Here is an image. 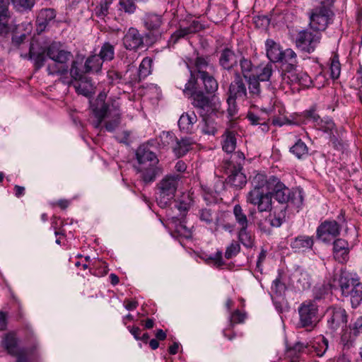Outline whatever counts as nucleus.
<instances>
[{
    "label": "nucleus",
    "instance_id": "7ed1b4c3",
    "mask_svg": "<svg viewBox=\"0 0 362 362\" xmlns=\"http://www.w3.org/2000/svg\"><path fill=\"white\" fill-rule=\"evenodd\" d=\"M136 156L139 163L137 170L145 182H153L158 175L162 173L161 168L158 166V159L153 152L140 146Z\"/></svg>",
    "mask_w": 362,
    "mask_h": 362
},
{
    "label": "nucleus",
    "instance_id": "b1692460",
    "mask_svg": "<svg viewBox=\"0 0 362 362\" xmlns=\"http://www.w3.org/2000/svg\"><path fill=\"white\" fill-rule=\"evenodd\" d=\"M238 57L233 51L230 49H225L222 51L219 63L225 69H230L237 64Z\"/></svg>",
    "mask_w": 362,
    "mask_h": 362
},
{
    "label": "nucleus",
    "instance_id": "774afa93",
    "mask_svg": "<svg viewBox=\"0 0 362 362\" xmlns=\"http://www.w3.org/2000/svg\"><path fill=\"white\" fill-rule=\"evenodd\" d=\"M175 168L177 172H184L186 170L187 166L183 161L180 160L177 162Z\"/></svg>",
    "mask_w": 362,
    "mask_h": 362
},
{
    "label": "nucleus",
    "instance_id": "338daca9",
    "mask_svg": "<svg viewBox=\"0 0 362 362\" xmlns=\"http://www.w3.org/2000/svg\"><path fill=\"white\" fill-rule=\"evenodd\" d=\"M160 136L162 139H166L169 140L167 141L168 144H170V141L173 142L175 141V136L173 134L170 132H163Z\"/></svg>",
    "mask_w": 362,
    "mask_h": 362
},
{
    "label": "nucleus",
    "instance_id": "4c0bfd02",
    "mask_svg": "<svg viewBox=\"0 0 362 362\" xmlns=\"http://www.w3.org/2000/svg\"><path fill=\"white\" fill-rule=\"evenodd\" d=\"M307 346L303 344L298 342L293 346L287 349L286 354L291 358V362H296V358H298L300 354L305 351Z\"/></svg>",
    "mask_w": 362,
    "mask_h": 362
},
{
    "label": "nucleus",
    "instance_id": "393cba45",
    "mask_svg": "<svg viewBox=\"0 0 362 362\" xmlns=\"http://www.w3.org/2000/svg\"><path fill=\"white\" fill-rule=\"evenodd\" d=\"M202 28V25L198 21H192V23L187 27H180L176 30L172 35L171 39L176 42L180 38L184 37L185 36L196 33Z\"/></svg>",
    "mask_w": 362,
    "mask_h": 362
},
{
    "label": "nucleus",
    "instance_id": "13d9d810",
    "mask_svg": "<svg viewBox=\"0 0 362 362\" xmlns=\"http://www.w3.org/2000/svg\"><path fill=\"white\" fill-rule=\"evenodd\" d=\"M70 74L72 78H74L76 81L81 79L83 76L81 71L78 67V62H73L71 64V67L70 69Z\"/></svg>",
    "mask_w": 362,
    "mask_h": 362
},
{
    "label": "nucleus",
    "instance_id": "6ab92c4d",
    "mask_svg": "<svg viewBox=\"0 0 362 362\" xmlns=\"http://www.w3.org/2000/svg\"><path fill=\"white\" fill-rule=\"evenodd\" d=\"M314 244L313 236L300 235L295 238L291 243V247L295 252H304L311 249Z\"/></svg>",
    "mask_w": 362,
    "mask_h": 362
},
{
    "label": "nucleus",
    "instance_id": "79ce46f5",
    "mask_svg": "<svg viewBox=\"0 0 362 362\" xmlns=\"http://www.w3.org/2000/svg\"><path fill=\"white\" fill-rule=\"evenodd\" d=\"M47 71L50 75L64 74L68 71V65H63L57 62L52 61L47 65Z\"/></svg>",
    "mask_w": 362,
    "mask_h": 362
},
{
    "label": "nucleus",
    "instance_id": "bf43d9fd",
    "mask_svg": "<svg viewBox=\"0 0 362 362\" xmlns=\"http://www.w3.org/2000/svg\"><path fill=\"white\" fill-rule=\"evenodd\" d=\"M319 348L315 346H313V348L315 349L316 354L318 356H322L326 352L328 348V341L326 339L322 338V344H319Z\"/></svg>",
    "mask_w": 362,
    "mask_h": 362
},
{
    "label": "nucleus",
    "instance_id": "c03bdc74",
    "mask_svg": "<svg viewBox=\"0 0 362 362\" xmlns=\"http://www.w3.org/2000/svg\"><path fill=\"white\" fill-rule=\"evenodd\" d=\"M153 59L151 57H145L139 66V76L141 77H146L151 74Z\"/></svg>",
    "mask_w": 362,
    "mask_h": 362
},
{
    "label": "nucleus",
    "instance_id": "37998d69",
    "mask_svg": "<svg viewBox=\"0 0 362 362\" xmlns=\"http://www.w3.org/2000/svg\"><path fill=\"white\" fill-rule=\"evenodd\" d=\"M240 65L242 74L245 78H247L253 75L255 67L250 60L243 57L240 60Z\"/></svg>",
    "mask_w": 362,
    "mask_h": 362
},
{
    "label": "nucleus",
    "instance_id": "f8f14e48",
    "mask_svg": "<svg viewBox=\"0 0 362 362\" xmlns=\"http://www.w3.org/2000/svg\"><path fill=\"white\" fill-rule=\"evenodd\" d=\"M327 325L329 329L336 331L346 326L348 315L345 309L339 306H331L327 310Z\"/></svg>",
    "mask_w": 362,
    "mask_h": 362
},
{
    "label": "nucleus",
    "instance_id": "de8ad7c7",
    "mask_svg": "<svg viewBox=\"0 0 362 362\" xmlns=\"http://www.w3.org/2000/svg\"><path fill=\"white\" fill-rule=\"evenodd\" d=\"M108 106L105 104H103L100 107H96L94 109V114L97 118V122L94 124L95 128L100 127L103 119L107 116Z\"/></svg>",
    "mask_w": 362,
    "mask_h": 362
},
{
    "label": "nucleus",
    "instance_id": "c9c22d12",
    "mask_svg": "<svg viewBox=\"0 0 362 362\" xmlns=\"http://www.w3.org/2000/svg\"><path fill=\"white\" fill-rule=\"evenodd\" d=\"M98 56L103 62L112 60L115 56L114 45L108 42H105L101 47Z\"/></svg>",
    "mask_w": 362,
    "mask_h": 362
},
{
    "label": "nucleus",
    "instance_id": "3c124183",
    "mask_svg": "<svg viewBox=\"0 0 362 362\" xmlns=\"http://www.w3.org/2000/svg\"><path fill=\"white\" fill-rule=\"evenodd\" d=\"M240 245L233 241L226 248L225 252V257L228 259L232 258L233 257L237 255L240 252Z\"/></svg>",
    "mask_w": 362,
    "mask_h": 362
},
{
    "label": "nucleus",
    "instance_id": "1a4fd4ad",
    "mask_svg": "<svg viewBox=\"0 0 362 362\" xmlns=\"http://www.w3.org/2000/svg\"><path fill=\"white\" fill-rule=\"evenodd\" d=\"M321 40L320 33L303 30L300 31L295 40L296 47L304 52H313Z\"/></svg>",
    "mask_w": 362,
    "mask_h": 362
},
{
    "label": "nucleus",
    "instance_id": "603ef678",
    "mask_svg": "<svg viewBox=\"0 0 362 362\" xmlns=\"http://www.w3.org/2000/svg\"><path fill=\"white\" fill-rule=\"evenodd\" d=\"M296 78L302 86L308 88L313 84L310 77L305 72L297 74Z\"/></svg>",
    "mask_w": 362,
    "mask_h": 362
},
{
    "label": "nucleus",
    "instance_id": "cd10ccee",
    "mask_svg": "<svg viewBox=\"0 0 362 362\" xmlns=\"http://www.w3.org/2000/svg\"><path fill=\"white\" fill-rule=\"evenodd\" d=\"M293 281L295 286L299 291L305 290L310 287V275L303 271H296L293 276Z\"/></svg>",
    "mask_w": 362,
    "mask_h": 362
},
{
    "label": "nucleus",
    "instance_id": "423d86ee",
    "mask_svg": "<svg viewBox=\"0 0 362 362\" xmlns=\"http://www.w3.org/2000/svg\"><path fill=\"white\" fill-rule=\"evenodd\" d=\"M339 286L343 296L349 297L352 306L357 307L362 301V284L349 274H342Z\"/></svg>",
    "mask_w": 362,
    "mask_h": 362
},
{
    "label": "nucleus",
    "instance_id": "4d7b16f0",
    "mask_svg": "<svg viewBox=\"0 0 362 362\" xmlns=\"http://www.w3.org/2000/svg\"><path fill=\"white\" fill-rule=\"evenodd\" d=\"M245 319V313L240 312L239 310L234 311L230 318L231 325L242 323Z\"/></svg>",
    "mask_w": 362,
    "mask_h": 362
},
{
    "label": "nucleus",
    "instance_id": "5701e85b",
    "mask_svg": "<svg viewBox=\"0 0 362 362\" xmlns=\"http://www.w3.org/2000/svg\"><path fill=\"white\" fill-rule=\"evenodd\" d=\"M228 182L236 188H242L247 183L245 175L242 172V168H234L228 177Z\"/></svg>",
    "mask_w": 362,
    "mask_h": 362
},
{
    "label": "nucleus",
    "instance_id": "f3484780",
    "mask_svg": "<svg viewBox=\"0 0 362 362\" xmlns=\"http://www.w3.org/2000/svg\"><path fill=\"white\" fill-rule=\"evenodd\" d=\"M334 257L340 263L346 262L349 259V244L344 239H337L334 242Z\"/></svg>",
    "mask_w": 362,
    "mask_h": 362
},
{
    "label": "nucleus",
    "instance_id": "69168bd1",
    "mask_svg": "<svg viewBox=\"0 0 362 362\" xmlns=\"http://www.w3.org/2000/svg\"><path fill=\"white\" fill-rule=\"evenodd\" d=\"M228 112L230 115V117H233L235 115L237 112V109L235 106V100H234L233 103H228Z\"/></svg>",
    "mask_w": 362,
    "mask_h": 362
},
{
    "label": "nucleus",
    "instance_id": "9d476101",
    "mask_svg": "<svg viewBox=\"0 0 362 362\" xmlns=\"http://www.w3.org/2000/svg\"><path fill=\"white\" fill-rule=\"evenodd\" d=\"M300 324L303 327H313L319 321L318 305L315 300H305L298 308Z\"/></svg>",
    "mask_w": 362,
    "mask_h": 362
},
{
    "label": "nucleus",
    "instance_id": "58836bf2",
    "mask_svg": "<svg viewBox=\"0 0 362 362\" xmlns=\"http://www.w3.org/2000/svg\"><path fill=\"white\" fill-rule=\"evenodd\" d=\"M204 124L202 127V132L207 135H215L217 132V125L210 117H202Z\"/></svg>",
    "mask_w": 362,
    "mask_h": 362
},
{
    "label": "nucleus",
    "instance_id": "c756f323",
    "mask_svg": "<svg viewBox=\"0 0 362 362\" xmlns=\"http://www.w3.org/2000/svg\"><path fill=\"white\" fill-rule=\"evenodd\" d=\"M238 237L239 241L246 247L251 248L255 245V237L249 230V228L238 229Z\"/></svg>",
    "mask_w": 362,
    "mask_h": 362
},
{
    "label": "nucleus",
    "instance_id": "680f3d73",
    "mask_svg": "<svg viewBox=\"0 0 362 362\" xmlns=\"http://www.w3.org/2000/svg\"><path fill=\"white\" fill-rule=\"evenodd\" d=\"M124 307L128 310H134L138 306V302L136 300H127L124 303Z\"/></svg>",
    "mask_w": 362,
    "mask_h": 362
},
{
    "label": "nucleus",
    "instance_id": "0eeeda50",
    "mask_svg": "<svg viewBox=\"0 0 362 362\" xmlns=\"http://www.w3.org/2000/svg\"><path fill=\"white\" fill-rule=\"evenodd\" d=\"M180 179V175L173 174L165 175L160 181L158 184L160 194L157 200L161 207H165L173 199Z\"/></svg>",
    "mask_w": 362,
    "mask_h": 362
},
{
    "label": "nucleus",
    "instance_id": "6e6d98bb",
    "mask_svg": "<svg viewBox=\"0 0 362 362\" xmlns=\"http://www.w3.org/2000/svg\"><path fill=\"white\" fill-rule=\"evenodd\" d=\"M305 117L308 121H312L313 122L319 124L320 121V116L316 112V110L313 107L310 108V110L305 111L304 112Z\"/></svg>",
    "mask_w": 362,
    "mask_h": 362
},
{
    "label": "nucleus",
    "instance_id": "49530a36",
    "mask_svg": "<svg viewBox=\"0 0 362 362\" xmlns=\"http://www.w3.org/2000/svg\"><path fill=\"white\" fill-rule=\"evenodd\" d=\"M108 106L105 104H103L100 107H96L94 109V114L97 118V122L94 124L95 128L100 127L103 119L107 116Z\"/></svg>",
    "mask_w": 362,
    "mask_h": 362
},
{
    "label": "nucleus",
    "instance_id": "aec40b11",
    "mask_svg": "<svg viewBox=\"0 0 362 362\" xmlns=\"http://www.w3.org/2000/svg\"><path fill=\"white\" fill-rule=\"evenodd\" d=\"M233 214L238 229L249 228L252 224L244 209L240 204H235L233 208Z\"/></svg>",
    "mask_w": 362,
    "mask_h": 362
},
{
    "label": "nucleus",
    "instance_id": "a878e982",
    "mask_svg": "<svg viewBox=\"0 0 362 362\" xmlns=\"http://www.w3.org/2000/svg\"><path fill=\"white\" fill-rule=\"evenodd\" d=\"M120 115L119 105L118 103H112L111 107L108 106L107 116H112L114 119L113 121H109L106 124L105 128L107 131L112 132L119 125Z\"/></svg>",
    "mask_w": 362,
    "mask_h": 362
},
{
    "label": "nucleus",
    "instance_id": "0e129e2a",
    "mask_svg": "<svg viewBox=\"0 0 362 362\" xmlns=\"http://www.w3.org/2000/svg\"><path fill=\"white\" fill-rule=\"evenodd\" d=\"M128 329H129V332H131V334L134 337V338L136 340L140 339L139 334L141 332V329L138 327H129Z\"/></svg>",
    "mask_w": 362,
    "mask_h": 362
},
{
    "label": "nucleus",
    "instance_id": "f03ea898",
    "mask_svg": "<svg viewBox=\"0 0 362 362\" xmlns=\"http://www.w3.org/2000/svg\"><path fill=\"white\" fill-rule=\"evenodd\" d=\"M185 64L190 71L191 78L185 85V92H191L195 89L194 74L196 73L202 79L204 89L208 93H213L217 90L218 85L213 76L215 67L211 63L209 57L197 56L194 59L187 58Z\"/></svg>",
    "mask_w": 362,
    "mask_h": 362
},
{
    "label": "nucleus",
    "instance_id": "412c9836",
    "mask_svg": "<svg viewBox=\"0 0 362 362\" xmlns=\"http://www.w3.org/2000/svg\"><path fill=\"white\" fill-rule=\"evenodd\" d=\"M267 57L272 62H282V52L280 46L273 40L269 39L265 42Z\"/></svg>",
    "mask_w": 362,
    "mask_h": 362
},
{
    "label": "nucleus",
    "instance_id": "09e8293b",
    "mask_svg": "<svg viewBox=\"0 0 362 362\" xmlns=\"http://www.w3.org/2000/svg\"><path fill=\"white\" fill-rule=\"evenodd\" d=\"M291 151L298 158H300L308 153V147L305 143L299 140L291 147Z\"/></svg>",
    "mask_w": 362,
    "mask_h": 362
},
{
    "label": "nucleus",
    "instance_id": "c85d7f7f",
    "mask_svg": "<svg viewBox=\"0 0 362 362\" xmlns=\"http://www.w3.org/2000/svg\"><path fill=\"white\" fill-rule=\"evenodd\" d=\"M236 147V138L235 133L230 130H226L223 135L222 148L228 153H232Z\"/></svg>",
    "mask_w": 362,
    "mask_h": 362
},
{
    "label": "nucleus",
    "instance_id": "9b49d317",
    "mask_svg": "<svg viewBox=\"0 0 362 362\" xmlns=\"http://www.w3.org/2000/svg\"><path fill=\"white\" fill-rule=\"evenodd\" d=\"M267 185L269 188L272 197L279 203H286L291 197V190L275 176H267Z\"/></svg>",
    "mask_w": 362,
    "mask_h": 362
},
{
    "label": "nucleus",
    "instance_id": "5fc2aeb1",
    "mask_svg": "<svg viewBox=\"0 0 362 362\" xmlns=\"http://www.w3.org/2000/svg\"><path fill=\"white\" fill-rule=\"evenodd\" d=\"M135 0H119V5L121 8L125 12L133 13L135 10Z\"/></svg>",
    "mask_w": 362,
    "mask_h": 362
},
{
    "label": "nucleus",
    "instance_id": "864d4df0",
    "mask_svg": "<svg viewBox=\"0 0 362 362\" xmlns=\"http://www.w3.org/2000/svg\"><path fill=\"white\" fill-rule=\"evenodd\" d=\"M110 1L107 0H100L99 6L96 7L95 12L99 16H106L108 11Z\"/></svg>",
    "mask_w": 362,
    "mask_h": 362
},
{
    "label": "nucleus",
    "instance_id": "72a5a7b5",
    "mask_svg": "<svg viewBox=\"0 0 362 362\" xmlns=\"http://www.w3.org/2000/svg\"><path fill=\"white\" fill-rule=\"evenodd\" d=\"M11 16L8 5L0 6V33H6L9 30Z\"/></svg>",
    "mask_w": 362,
    "mask_h": 362
},
{
    "label": "nucleus",
    "instance_id": "2f4dec72",
    "mask_svg": "<svg viewBox=\"0 0 362 362\" xmlns=\"http://www.w3.org/2000/svg\"><path fill=\"white\" fill-rule=\"evenodd\" d=\"M199 219L206 224L214 223L216 225V230H218L219 223L218 218L216 213L211 211L210 209H203L199 211Z\"/></svg>",
    "mask_w": 362,
    "mask_h": 362
},
{
    "label": "nucleus",
    "instance_id": "a211bd4d",
    "mask_svg": "<svg viewBox=\"0 0 362 362\" xmlns=\"http://www.w3.org/2000/svg\"><path fill=\"white\" fill-rule=\"evenodd\" d=\"M197 122V117L194 112H184L179 119L178 126L181 132L192 134L194 124Z\"/></svg>",
    "mask_w": 362,
    "mask_h": 362
},
{
    "label": "nucleus",
    "instance_id": "4be33fe9",
    "mask_svg": "<svg viewBox=\"0 0 362 362\" xmlns=\"http://www.w3.org/2000/svg\"><path fill=\"white\" fill-rule=\"evenodd\" d=\"M74 86L76 92L85 96H89L94 93L95 87L91 81L86 76L82 77L81 79L76 81Z\"/></svg>",
    "mask_w": 362,
    "mask_h": 362
},
{
    "label": "nucleus",
    "instance_id": "f704fd0d",
    "mask_svg": "<svg viewBox=\"0 0 362 362\" xmlns=\"http://www.w3.org/2000/svg\"><path fill=\"white\" fill-rule=\"evenodd\" d=\"M247 83L249 94L251 98H258L261 93V87L259 81L252 75L247 78H245Z\"/></svg>",
    "mask_w": 362,
    "mask_h": 362
},
{
    "label": "nucleus",
    "instance_id": "bb28decb",
    "mask_svg": "<svg viewBox=\"0 0 362 362\" xmlns=\"http://www.w3.org/2000/svg\"><path fill=\"white\" fill-rule=\"evenodd\" d=\"M272 74L273 65L268 63L265 65H259L255 67L252 76L259 81H269Z\"/></svg>",
    "mask_w": 362,
    "mask_h": 362
},
{
    "label": "nucleus",
    "instance_id": "ea45409f",
    "mask_svg": "<svg viewBox=\"0 0 362 362\" xmlns=\"http://www.w3.org/2000/svg\"><path fill=\"white\" fill-rule=\"evenodd\" d=\"M56 16L55 11L52 8H45L40 11L37 21L40 24L46 25L52 21Z\"/></svg>",
    "mask_w": 362,
    "mask_h": 362
},
{
    "label": "nucleus",
    "instance_id": "39448f33",
    "mask_svg": "<svg viewBox=\"0 0 362 362\" xmlns=\"http://www.w3.org/2000/svg\"><path fill=\"white\" fill-rule=\"evenodd\" d=\"M192 105L201 117H210L221 110V101L216 95L206 96L201 90L191 91Z\"/></svg>",
    "mask_w": 362,
    "mask_h": 362
},
{
    "label": "nucleus",
    "instance_id": "2eb2a0df",
    "mask_svg": "<svg viewBox=\"0 0 362 362\" xmlns=\"http://www.w3.org/2000/svg\"><path fill=\"white\" fill-rule=\"evenodd\" d=\"M47 55L52 60L63 65H67V62L72 57L70 52L63 49L58 43L51 44L47 49Z\"/></svg>",
    "mask_w": 362,
    "mask_h": 362
},
{
    "label": "nucleus",
    "instance_id": "a19ab883",
    "mask_svg": "<svg viewBox=\"0 0 362 362\" xmlns=\"http://www.w3.org/2000/svg\"><path fill=\"white\" fill-rule=\"evenodd\" d=\"M297 55L296 52L291 49H286L282 52V62L284 61L288 63L287 69L291 71L294 69L295 64L296 63Z\"/></svg>",
    "mask_w": 362,
    "mask_h": 362
},
{
    "label": "nucleus",
    "instance_id": "e433bc0d",
    "mask_svg": "<svg viewBox=\"0 0 362 362\" xmlns=\"http://www.w3.org/2000/svg\"><path fill=\"white\" fill-rule=\"evenodd\" d=\"M192 141L188 139H183L176 142V145L173 147L175 153L181 157L184 156L191 148Z\"/></svg>",
    "mask_w": 362,
    "mask_h": 362
},
{
    "label": "nucleus",
    "instance_id": "7c9ffc66",
    "mask_svg": "<svg viewBox=\"0 0 362 362\" xmlns=\"http://www.w3.org/2000/svg\"><path fill=\"white\" fill-rule=\"evenodd\" d=\"M144 25L149 30H156L161 25L163 21L160 16L148 13L144 18Z\"/></svg>",
    "mask_w": 362,
    "mask_h": 362
},
{
    "label": "nucleus",
    "instance_id": "20e7f679",
    "mask_svg": "<svg viewBox=\"0 0 362 362\" xmlns=\"http://www.w3.org/2000/svg\"><path fill=\"white\" fill-rule=\"evenodd\" d=\"M320 5L313 8L310 12V26L316 31H322L330 23L333 12L331 6L333 0H319Z\"/></svg>",
    "mask_w": 362,
    "mask_h": 362
},
{
    "label": "nucleus",
    "instance_id": "8fccbe9b",
    "mask_svg": "<svg viewBox=\"0 0 362 362\" xmlns=\"http://www.w3.org/2000/svg\"><path fill=\"white\" fill-rule=\"evenodd\" d=\"M341 73V65L338 57L334 56L332 59L330 64V75L333 79H337L339 77Z\"/></svg>",
    "mask_w": 362,
    "mask_h": 362
},
{
    "label": "nucleus",
    "instance_id": "473e14b6",
    "mask_svg": "<svg viewBox=\"0 0 362 362\" xmlns=\"http://www.w3.org/2000/svg\"><path fill=\"white\" fill-rule=\"evenodd\" d=\"M103 66V60L98 55H92L89 57L85 63V71L88 72H98L101 69Z\"/></svg>",
    "mask_w": 362,
    "mask_h": 362
},
{
    "label": "nucleus",
    "instance_id": "ddd939ff",
    "mask_svg": "<svg viewBox=\"0 0 362 362\" xmlns=\"http://www.w3.org/2000/svg\"><path fill=\"white\" fill-rule=\"evenodd\" d=\"M341 226L335 220H326L317 228L316 236L323 242H330L340 234Z\"/></svg>",
    "mask_w": 362,
    "mask_h": 362
},
{
    "label": "nucleus",
    "instance_id": "e2e57ef3",
    "mask_svg": "<svg viewBox=\"0 0 362 362\" xmlns=\"http://www.w3.org/2000/svg\"><path fill=\"white\" fill-rule=\"evenodd\" d=\"M7 326V317L5 313L0 311V330H5Z\"/></svg>",
    "mask_w": 362,
    "mask_h": 362
},
{
    "label": "nucleus",
    "instance_id": "6e6552de",
    "mask_svg": "<svg viewBox=\"0 0 362 362\" xmlns=\"http://www.w3.org/2000/svg\"><path fill=\"white\" fill-rule=\"evenodd\" d=\"M2 344L9 354L16 357V362H30V357L33 355L34 349L20 348L14 334H6L2 341Z\"/></svg>",
    "mask_w": 362,
    "mask_h": 362
},
{
    "label": "nucleus",
    "instance_id": "a18cd8bd",
    "mask_svg": "<svg viewBox=\"0 0 362 362\" xmlns=\"http://www.w3.org/2000/svg\"><path fill=\"white\" fill-rule=\"evenodd\" d=\"M13 7L19 11L30 10L35 4V0H9Z\"/></svg>",
    "mask_w": 362,
    "mask_h": 362
},
{
    "label": "nucleus",
    "instance_id": "dca6fc26",
    "mask_svg": "<svg viewBox=\"0 0 362 362\" xmlns=\"http://www.w3.org/2000/svg\"><path fill=\"white\" fill-rule=\"evenodd\" d=\"M124 47L129 50H136L144 45L142 35L134 28H130L123 37Z\"/></svg>",
    "mask_w": 362,
    "mask_h": 362
},
{
    "label": "nucleus",
    "instance_id": "4468645a",
    "mask_svg": "<svg viewBox=\"0 0 362 362\" xmlns=\"http://www.w3.org/2000/svg\"><path fill=\"white\" fill-rule=\"evenodd\" d=\"M247 89L245 83L239 74H236L235 80L229 87V96L227 99L228 103H233L236 98H247Z\"/></svg>",
    "mask_w": 362,
    "mask_h": 362
},
{
    "label": "nucleus",
    "instance_id": "052dcab7",
    "mask_svg": "<svg viewBox=\"0 0 362 362\" xmlns=\"http://www.w3.org/2000/svg\"><path fill=\"white\" fill-rule=\"evenodd\" d=\"M353 329L355 334L362 333V316L358 318L355 322Z\"/></svg>",
    "mask_w": 362,
    "mask_h": 362
},
{
    "label": "nucleus",
    "instance_id": "f257e3e1",
    "mask_svg": "<svg viewBox=\"0 0 362 362\" xmlns=\"http://www.w3.org/2000/svg\"><path fill=\"white\" fill-rule=\"evenodd\" d=\"M251 189L246 194V202L257 207V212L269 213L264 219H258L257 225L264 233H270L273 227H279L283 219L272 211V197L267 185V175L262 173H255L250 177Z\"/></svg>",
    "mask_w": 362,
    "mask_h": 362
}]
</instances>
